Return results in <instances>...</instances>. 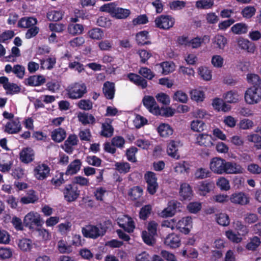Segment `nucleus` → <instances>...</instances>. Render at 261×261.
I'll list each match as a JSON object with an SVG mask.
<instances>
[{"label": "nucleus", "mask_w": 261, "mask_h": 261, "mask_svg": "<svg viewBox=\"0 0 261 261\" xmlns=\"http://www.w3.org/2000/svg\"><path fill=\"white\" fill-rule=\"evenodd\" d=\"M100 9L101 11L109 13L112 17L117 19H125L130 14V10L117 7L113 3L105 4Z\"/></svg>", "instance_id": "1"}, {"label": "nucleus", "mask_w": 261, "mask_h": 261, "mask_svg": "<svg viewBox=\"0 0 261 261\" xmlns=\"http://www.w3.org/2000/svg\"><path fill=\"white\" fill-rule=\"evenodd\" d=\"M23 224L30 230L35 229L36 227L41 226L43 220L40 215L35 211L28 213L23 218Z\"/></svg>", "instance_id": "2"}, {"label": "nucleus", "mask_w": 261, "mask_h": 261, "mask_svg": "<svg viewBox=\"0 0 261 261\" xmlns=\"http://www.w3.org/2000/svg\"><path fill=\"white\" fill-rule=\"evenodd\" d=\"M210 40V37L208 35H204L202 37H196L189 40L187 37H181L178 39V43L181 45L190 46L192 48L199 47L201 44L206 41L208 42Z\"/></svg>", "instance_id": "3"}, {"label": "nucleus", "mask_w": 261, "mask_h": 261, "mask_svg": "<svg viewBox=\"0 0 261 261\" xmlns=\"http://www.w3.org/2000/svg\"><path fill=\"white\" fill-rule=\"evenodd\" d=\"M244 99L248 105L258 103L261 101V88L255 87L248 88L244 94Z\"/></svg>", "instance_id": "4"}, {"label": "nucleus", "mask_w": 261, "mask_h": 261, "mask_svg": "<svg viewBox=\"0 0 261 261\" xmlns=\"http://www.w3.org/2000/svg\"><path fill=\"white\" fill-rule=\"evenodd\" d=\"M82 231L85 237L95 239L99 236L104 235L106 231V229L101 224L96 226L88 225L83 228Z\"/></svg>", "instance_id": "5"}, {"label": "nucleus", "mask_w": 261, "mask_h": 261, "mask_svg": "<svg viewBox=\"0 0 261 261\" xmlns=\"http://www.w3.org/2000/svg\"><path fill=\"white\" fill-rule=\"evenodd\" d=\"M66 91L70 98H80L86 92V86L84 83H76L69 85Z\"/></svg>", "instance_id": "6"}, {"label": "nucleus", "mask_w": 261, "mask_h": 261, "mask_svg": "<svg viewBox=\"0 0 261 261\" xmlns=\"http://www.w3.org/2000/svg\"><path fill=\"white\" fill-rule=\"evenodd\" d=\"M50 171V168L47 164L39 163L34 168L33 175L36 179L39 180H43L49 176Z\"/></svg>", "instance_id": "7"}, {"label": "nucleus", "mask_w": 261, "mask_h": 261, "mask_svg": "<svg viewBox=\"0 0 261 261\" xmlns=\"http://www.w3.org/2000/svg\"><path fill=\"white\" fill-rule=\"evenodd\" d=\"M80 191L76 186L69 184L66 186L63 194L65 199L68 202H72L76 200L80 195Z\"/></svg>", "instance_id": "8"}, {"label": "nucleus", "mask_w": 261, "mask_h": 261, "mask_svg": "<svg viewBox=\"0 0 261 261\" xmlns=\"http://www.w3.org/2000/svg\"><path fill=\"white\" fill-rule=\"evenodd\" d=\"M154 22L158 28L168 30L173 26L175 23V19L169 15H161L157 17Z\"/></svg>", "instance_id": "9"}, {"label": "nucleus", "mask_w": 261, "mask_h": 261, "mask_svg": "<svg viewBox=\"0 0 261 261\" xmlns=\"http://www.w3.org/2000/svg\"><path fill=\"white\" fill-rule=\"evenodd\" d=\"M117 221L119 226L128 233L133 232L135 228L133 219L127 215L120 216Z\"/></svg>", "instance_id": "10"}, {"label": "nucleus", "mask_w": 261, "mask_h": 261, "mask_svg": "<svg viewBox=\"0 0 261 261\" xmlns=\"http://www.w3.org/2000/svg\"><path fill=\"white\" fill-rule=\"evenodd\" d=\"M225 162V160L221 158H214L210 163V168L214 173L223 174Z\"/></svg>", "instance_id": "11"}, {"label": "nucleus", "mask_w": 261, "mask_h": 261, "mask_svg": "<svg viewBox=\"0 0 261 261\" xmlns=\"http://www.w3.org/2000/svg\"><path fill=\"white\" fill-rule=\"evenodd\" d=\"M143 102L144 106L152 114L158 115L162 114L159 107L158 106L154 98L150 96H145Z\"/></svg>", "instance_id": "12"}, {"label": "nucleus", "mask_w": 261, "mask_h": 261, "mask_svg": "<svg viewBox=\"0 0 261 261\" xmlns=\"http://www.w3.org/2000/svg\"><path fill=\"white\" fill-rule=\"evenodd\" d=\"M145 179L147 184V191L151 195L154 194L158 187L155 174L148 171L145 174Z\"/></svg>", "instance_id": "13"}, {"label": "nucleus", "mask_w": 261, "mask_h": 261, "mask_svg": "<svg viewBox=\"0 0 261 261\" xmlns=\"http://www.w3.org/2000/svg\"><path fill=\"white\" fill-rule=\"evenodd\" d=\"M176 229L181 232L185 234H188L192 227V218L189 216L185 217L179 220L177 222L176 221Z\"/></svg>", "instance_id": "14"}, {"label": "nucleus", "mask_w": 261, "mask_h": 261, "mask_svg": "<svg viewBox=\"0 0 261 261\" xmlns=\"http://www.w3.org/2000/svg\"><path fill=\"white\" fill-rule=\"evenodd\" d=\"M229 199L231 203L241 205L247 204L250 201L248 195L242 192L232 194L229 197Z\"/></svg>", "instance_id": "15"}, {"label": "nucleus", "mask_w": 261, "mask_h": 261, "mask_svg": "<svg viewBox=\"0 0 261 261\" xmlns=\"http://www.w3.org/2000/svg\"><path fill=\"white\" fill-rule=\"evenodd\" d=\"M181 146L182 143L179 140H170L167 145V154L172 158L179 159L178 148Z\"/></svg>", "instance_id": "16"}, {"label": "nucleus", "mask_w": 261, "mask_h": 261, "mask_svg": "<svg viewBox=\"0 0 261 261\" xmlns=\"http://www.w3.org/2000/svg\"><path fill=\"white\" fill-rule=\"evenodd\" d=\"M244 169L240 164L234 162H227L226 161L224 174H237L243 173Z\"/></svg>", "instance_id": "17"}, {"label": "nucleus", "mask_w": 261, "mask_h": 261, "mask_svg": "<svg viewBox=\"0 0 261 261\" xmlns=\"http://www.w3.org/2000/svg\"><path fill=\"white\" fill-rule=\"evenodd\" d=\"M0 84H2L7 93L14 94L20 91V88L15 84L9 82L8 79L5 76L0 77Z\"/></svg>", "instance_id": "18"}, {"label": "nucleus", "mask_w": 261, "mask_h": 261, "mask_svg": "<svg viewBox=\"0 0 261 261\" xmlns=\"http://www.w3.org/2000/svg\"><path fill=\"white\" fill-rule=\"evenodd\" d=\"M180 242L179 237L173 233L168 234L164 240L165 245L171 249L179 247L180 245Z\"/></svg>", "instance_id": "19"}, {"label": "nucleus", "mask_w": 261, "mask_h": 261, "mask_svg": "<svg viewBox=\"0 0 261 261\" xmlns=\"http://www.w3.org/2000/svg\"><path fill=\"white\" fill-rule=\"evenodd\" d=\"M180 204L176 200H171L168 203L167 207L164 208L160 214V215L163 218L170 217L173 216L176 212V209Z\"/></svg>", "instance_id": "20"}, {"label": "nucleus", "mask_w": 261, "mask_h": 261, "mask_svg": "<svg viewBox=\"0 0 261 261\" xmlns=\"http://www.w3.org/2000/svg\"><path fill=\"white\" fill-rule=\"evenodd\" d=\"M214 188V184L212 182L202 181L199 182L196 187V190L197 193L203 196H206Z\"/></svg>", "instance_id": "21"}, {"label": "nucleus", "mask_w": 261, "mask_h": 261, "mask_svg": "<svg viewBox=\"0 0 261 261\" xmlns=\"http://www.w3.org/2000/svg\"><path fill=\"white\" fill-rule=\"evenodd\" d=\"M78 142V139L76 135H70L62 146L63 149L67 153L71 154L73 151V146L76 145Z\"/></svg>", "instance_id": "22"}, {"label": "nucleus", "mask_w": 261, "mask_h": 261, "mask_svg": "<svg viewBox=\"0 0 261 261\" xmlns=\"http://www.w3.org/2000/svg\"><path fill=\"white\" fill-rule=\"evenodd\" d=\"M21 127L18 119L10 120L5 125V131L9 134H16L21 130Z\"/></svg>", "instance_id": "23"}, {"label": "nucleus", "mask_w": 261, "mask_h": 261, "mask_svg": "<svg viewBox=\"0 0 261 261\" xmlns=\"http://www.w3.org/2000/svg\"><path fill=\"white\" fill-rule=\"evenodd\" d=\"M196 143L200 146L206 147H211L214 145L212 136L204 133L197 136Z\"/></svg>", "instance_id": "24"}, {"label": "nucleus", "mask_w": 261, "mask_h": 261, "mask_svg": "<svg viewBox=\"0 0 261 261\" xmlns=\"http://www.w3.org/2000/svg\"><path fill=\"white\" fill-rule=\"evenodd\" d=\"M19 156L22 162L28 164L34 160V151L31 148H25L20 151Z\"/></svg>", "instance_id": "25"}, {"label": "nucleus", "mask_w": 261, "mask_h": 261, "mask_svg": "<svg viewBox=\"0 0 261 261\" xmlns=\"http://www.w3.org/2000/svg\"><path fill=\"white\" fill-rule=\"evenodd\" d=\"M212 44L215 48L223 50L227 44V39L224 36L217 34L213 38Z\"/></svg>", "instance_id": "26"}, {"label": "nucleus", "mask_w": 261, "mask_h": 261, "mask_svg": "<svg viewBox=\"0 0 261 261\" xmlns=\"http://www.w3.org/2000/svg\"><path fill=\"white\" fill-rule=\"evenodd\" d=\"M82 166V162L79 159L74 160L67 166L65 172L66 175H72L76 174L80 170Z\"/></svg>", "instance_id": "27"}, {"label": "nucleus", "mask_w": 261, "mask_h": 261, "mask_svg": "<svg viewBox=\"0 0 261 261\" xmlns=\"http://www.w3.org/2000/svg\"><path fill=\"white\" fill-rule=\"evenodd\" d=\"M239 47L249 53H253L255 50V45L247 39L240 38L238 41Z\"/></svg>", "instance_id": "28"}, {"label": "nucleus", "mask_w": 261, "mask_h": 261, "mask_svg": "<svg viewBox=\"0 0 261 261\" xmlns=\"http://www.w3.org/2000/svg\"><path fill=\"white\" fill-rule=\"evenodd\" d=\"M13 165V161L8 155H5L0 158V171L8 172Z\"/></svg>", "instance_id": "29"}, {"label": "nucleus", "mask_w": 261, "mask_h": 261, "mask_svg": "<svg viewBox=\"0 0 261 261\" xmlns=\"http://www.w3.org/2000/svg\"><path fill=\"white\" fill-rule=\"evenodd\" d=\"M159 135L163 138H167L172 135L173 129L171 126L167 123H161L157 128Z\"/></svg>", "instance_id": "30"}, {"label": "nucleus", "mask_w": 261, "mask_h": 261, "mask_svg": "<svg viewBox=\"0 0 261 261\" xmlns=\"http://www.w3.org/2000/svg\"><path fill=\"white\" fill-rule=\"evenodd\" d=\"M179 195L184 200H190L193 196V192L190 186L187 183L180 185Z\"/></svg>", "instance_id": "31"}, {"label": "nucleus", "mask_w": 261, "mask_h": 261, "mask_svg": "<svg viewBox=\"0 0 261 261\" xmlns=\"http://www.w3.org/2000/svg\"><path fill=\"white\" fill-rule=\"evenodd\" d=\"M17 244L18 248L23 252L31 251L33 247L32 241L27 238H22L17 241Z\"/></svg>", "instance_id": "32"}, {"label": "nucleus", "mask_w": 261, "mask_h": 261, "mask_svg": "<svg viewBox=\"0 0 261 261\" xmlns=\"http://www.w3.org/2000/svg\"><path fill=\"white\" fill-rule=\"evenodd\" d=\"M241 96L236 90H230L224 95L225 100L229 103L238 102L241 99Z\"/></svg>", "instance_id": "33"}, {"label": "nucleus", "mask_w": 261, "mask_h": 261, "mask_svg": "<svg viewBox=\"0 0 261 261\" xmlns=\"http://www.w3.org/2000/svg\"><path fill=\"white\" fill-rule=\"evenodd\" d=\"M103 92L108 99H113L115 94L114 84L110 82L105 83L103 87Z\"/></svg>", "instance_id": "34"}, {"label": "nucleus", "mask_w": 261, "mask_h": 261, "mask_svg": "<svg viewBox=\"0 0 261 261\" xmlns=\"http://www.w3.org/2000/svg\"><path fill=\"white\" fill-rule=\"evenodd\" d=\"M65 130L62 128H58L53 130L51 133V138L56 142H61L66 138Z\"/></svg>", "instance_id": "35"}, {"label": "nucleus", "mask_w": 261, "mask_h": 261, "mask_svg": "<svg viewBox=\"0 0 261 261\" xmlns=\"http://www.w3.org/2000/svg\"><path fill=\"white\" fill-rule=\"evenodd\" d=\"M38 200V196L36 192L33 190L29 191L26 195L22 197L20 199V202L24 204L29 203H34Z\"/></svg>", "instance_id": "36"}, {"label": "nucleus", "mask_w": 261, "mask_h": 261, "mask_svg": "<svg viewBox=\"0 0 261 261\" xmlns=\"http://www.w3.org/2000/svg\"><path fill=\"white\" fill-rule=\"evenodd\" d=\"M87 36L93 40H100L104 38V32L100 28H94L88 32Z\"/></svg>", "instance_id": "37"}, {"label": "nucleus", "mask_w": 261, "mask_h": 261, "mask_svg": "<svg viewBox=\"0 0 261 261\" xmlns=\"http://www.w3.org/2000/svg\"><path fill=\"white\" fill-rule=\"evenodd\" d=\"M45 82V79L42 75H33L27 80V84L31 86H40Z\"/></svg>", "instance_id": "38"}, {"label": "nucleus", "mask_w": 261, "mask_h": 261, "mask_svg": "<svg viewBox=\"0 0 261 261\" xmlns=\"http://www.w3.org/2000/svg\"><path fill=\"white\" fill-rule=\"evenodd\" d=\"M127 77L135 84L141 87L142 88L146 87L147 81L140 76L134 73H130L128 74Z\"/></svg>", "instance_id": "39"}, {"label": "nucleus", "mask_w": 261, "mask_h": 261, "mask_svg": "<svg viewBox=\"0 0 261 261\" xmlns=\"http://www.w3.org/2000/svg\"><path fill=\"white\" fill-rule=\"evenodd\" d=\"M57 248L59 253L62 254L70 253L72 251L71 245H68L64 240H60L57 242Z\"/></svg>", "instance_id": "40"}, {"label": "nucleus", "mask_w": 261, "mask_h": 261, "mask_svg": "<svg viewBox=\"0 0 261 261\" xmlns=\"http://www.w3.org/2000/svg\"><path fill=\"white\" fill-rule=\"evenodd\" d=\"M248 25L242 22L237 23L231 28V31L237 35L245 34L248 32Z\"/></svg>", "instance_id": "41"}, {"label": "nucleus", "mask_w": 261, "mask_h": 261, "mask_svg": "<svg viewBox=\"0 0 261 261\" xmlns=\"http://www.w3.org/2000/svg\"><path fill=\"white\" fill-rule=\"evenodd\" d=\"M79 120L83 124H92L95 122V118L91 114L80 112L77 115Z\"/></svg>", "instance_id": "42"}, {"label": "nucleus", "mask_w": 261, "mask_h": 261, "mask_svg": "<svg viewBox=\"0 0 261 261\" xmlns=\"http://www.w3.org/2000/svg\"><path fill=\"white\" fill-rule=\"evenodd\" d=\"M37 22L36 18L33 17H23L18 22V26L21 28H29L34 27Z\"/></svg>", "instance_id": "43"}, {"label": "nucleus", "mask_w": 261, "mask_h": 261, "mask_svg": "<svg viewBox=\"0 0 261 261\" xmlns=\"http://www.w3.org/2000/svg\"><path fill=\"white\" fill-rule=\"evenodd\" d=\"M198 74L204 81H208L212 79V71L205 66H200L198 69Z\"/></svg>", "instance_id": "44"}, {"label": "nucleus", "mask_w": 261, "mask_h": 261, "mask_svg": "<svg viewBox=\"0 0 261 261\" xmlns=\"http://www.w3.org/2000/svg\"><path fill=\"white\" fill-rule=\"evenodd\" d=\"M156 66L162 69V73L167 75L174 71L175 65L172 62H164Z\"/></svg>", "instance_id": "45"}, {"label": "nucleus", "mask_w": 261, "mask_h": 261, "mask_svg": "<svg viewBox=\"0 0 261 261\" xmlns=\"http://www.w3.org/2000/svg\"><path fill=\"white\" fill-rule=\"evenodd\" d=\"M247 81L252 87L261 88V79L255 74L250 73L247 75Z\"/></svg>", "instance_id": "46"}, {"label": "nucleus", "mask_w": 261, "mask_h": 261, "mask_svg": "<svg viewBox=\"0 0 261 261\" xmlns=\"http://www.w3.org/2000/svg\"><path fill=\"white\" fill-rule=\"evenodd\" d=\"M190 126L191 129L195 132H203L206 128L205 123L203 121L198 119L192 121Z\"/></svg>", "instance_id": "47"}, {"label": "nucleus", "mask_w": 261, "mask_h": 261, "mask_svg": "<svg viewBox=\"0 0 261 261\" xmlns=\"http://www.w3.org/2000/svg\"><path fill=\"white\" fill-rule=\"evenodd\" d=\"M260 243V239L258 237L254 236L249 239L246 248L248 250L254 251L259 247Z\"/></svg>", "instance_id": "48"}, {"label": "nucleus", "mask_w": 261, "mask_h": 261, "mask_svg": "<svg viewBox=\"0 0 261 261\" xmlns=\"http://www.w3.org/2000/svg\"><path fill=\"white\" fill-rule=\"evenodd\" d=\"M216 185L221 191H227L230 189L229 181L224 177H219L217 180Z\"/></svg>", "instance_id": "49"}, {"label": "nucleus", "mask_w": 261, "mask_h": 261, "mask_svg": "<svg viewBox=\"0 0 261 261\" xmlns=\"http://www.w3.org/2000/svg\"><path fill=\"white\" fill-rule=\"evenodd\" d=\"M225 236L227 238L230 240V241L236 243H239L241 242L242 240V236H241V233L238 232L237 233L233 232L232 230H229L225 232Z\"/></svg>", "instance_id": "50"}, {"label": "nucleus", "mask_w": 261, "mask_h": 261, "mask_svg": "<svg viewBox=\"0 0 261 261\" xmlns=\"http://www.w3.org/2000/svg\"><path fill=\"white\" fill-rule=\"evenodd\" d=\"M83 30V26L80 24L70 23L68 27V33L72 35L81 34Z\"/></svg>", "instance_id": "51"}, {"label": "nucleus", "mask_w": 261, "mask_h": 261, "mask_svg": "<svg viewBox=\"0 0 261 261\" xmlns=\"http://www.w3.org/2000/svg\"><path fill=\"white\" fill-rule=\"evenodd\" d=\"M38 237L43 241L46 242L50 240L51 238V233L44 228H38L36 229Z\"/></svg>", "instance_id": "52"}, {"label": "nucleus", "mask_w": 261, "mask_h": 261, "mask_svg": "<svg viewBox=\"0 0 261 261\" xmlns=\"http://www.w3.org/2000/svg\"><path fill=\"white\" fill-rule=\"evenodd\" d=\"M115 169L121 174H125L129 171L130 166L127 162H116L115 164Z\"/></svg>", "instance_id": "53"}, {"label": "nucleus", "mask_w": 261, "mask_h": 261, "mask_svg": "<svg viewBox=\"0 0 261 261\" xmlns=\"http://www.w3.org/2000/svg\"><path fill=\"white\" fill-rule=\"evenodd\" d=\"M212 105L214 108L218 111H227L229 109L223 100L219 98H216L213 100Z\"/></svg>", "instance_id": "54"}, {"label": "nucleus", "mask_w": 261, "mask_h": 261, "mask_svg": "<svg viewBox=\"0 0 261 261\" xmlns=\"http://www.w3.org/2000/svg\"><path fill=\"white\" fill-rule=\"evenodd\" d=\"M148 33L147 31H141L136 35V40L137 43L140 45L149 44L150 42L147 40L148 38Z\"/></svg>", "instance_id": "55"}, {"label": "nucleus", "mask_w": 261, "mask_h": 261, "mask_svg": "<svg viewBox=\"0 0 261 261\" xmlns=\"http://www.w3.org/2000/svg\"><path fill=\"white\" fill-rule=\"evenodd\" d=\"M174 168L177 173L188 172L189 170V164L185 161H181L176 163Z\"/></svg>", "instance_id": "56"}, {"label": "nucleus", "mask_w": 261, "mask_h": 261, "mask_svg": "<svg viewBox=\"0 0 261 261\" xmlns=\"http://www.w3.org/2000/svg\"><path fill=\"white\" fill-rule=\"evenodd\" d=\"M143 194V189L138 186L132 188L128 192V195L132 200H137Z\"/></svg>", "instance_id": "57"}, {"label": "nucleus", "mask_w": 261, "mask_h": 261, "mask_svg": "<svg viewBox=\"0 0 261 261\" xmlns=\"http://www.w3.org/2000/svg\"><path fill=\"white\" fill-rule=\"evenodd\" d=\"M191 98L197 102L202 101L204 99V92L200 89H194L190 92Z\"/></svg>", "instance_id": "58"}, {"label": "nucleus", "mask_w": 261, "mask_h": 261, "mask_svg": "<svg viewBox=\"0 0 261 261\" xmlns=\"http://www.w3.org/2000/svg\"><path fill=\"white\" fill-rule=\"evenodd\" d=\"M216 221L217 223L223 226H226L229 224L230 220L229 216L225 213H220L216 215Z\"/></svg>", "instance_id": "59"}, {"label": "nucleus", "mask_w": 261, "mask_h": 261, "mask_svg": "<svg viewBox=\"0 0 261 261\" xmlns=\"http://www.w3.org/2000/svg\"><path fill=\"white\" fill-rule=\"evenodd\" d=\"M72 224L69 221H66L59 224L57 226L59 232L62 235L67 234L70 230Z\"/></svg>", "instance_id": "60"}, {"label": "nucleus", "mask_w": 261, "mask_h": 261, "mask_svg": "<svg viewBox=\"0 0 261 261\" xmlns=\"http://www.w3.org/2000/svg\"><path fill=\"white\" fill-rule=\"evenodd\" d=\"M63 15L61 11L51 10L47 13V17L50 21H59L62 18Z\"/></svg>", "instance_id": "61"}, {"label": "nucleus", "mask_w": 261, "mask_h": 261, "mask_svg": "<svg viewBox=\"0 0 261 261\" xmlns=\"http://www.w3.org/2000/svg\"><path fill=\"white\" fill-rule=\"evenodd\" d=\"M233 228L241 233V236H245L248 233V229L241 221H236L233 223Z\"/></svg>", "instance_id": "62"}, {"label": "nucleus", "mask_w": 261, "mask_h": 261, "mask_svg": "<svg viewBox=\"0 0 261 261\" xmlns=\"http://www.w3.org/2000/svg\"><path fill=\"white\" fill-rule=\"evenodd\" d=\"M201 203L197 201L190 202L187 206L188 211L192 214L197 213L201 210Z\"/></svg>", "instance_id": "63"}, {"label": "nucleus", "mask_w": 261, "mask_h": 261, "mask_svg": "<svg viewBox=\"0 0 261 261\" xmlns=\"http://www.w3.org/2000/svg\"><path fill=\"white\" fill-rule=\"evenodd\" d=\"M211 64L215 68H221L224 64L223 58L218 55H215L212 57Z\"/></svg>", "instance_id": "64"}]
</instances>
